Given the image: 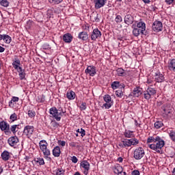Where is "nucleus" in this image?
I'll use <instances>...</instances> for the list:
<instances>
[{
  "instance_id": "f257e3e1",
  "label": "nucleus",
  "mask_w": 175,
  "mask_h": 175,
  "mask_svg": "<svg viewBox=\"0 0 175 175\" xmlns=\"http://www.w3.org/2000/svg\"><path fill=\"white\" fill-rule=\"evenodd\" d=\"M154 143L156 144H152L149 145V148H151V150H154V151H157V152L160 153L161 148L165 146V141L161 139V137L157 136L155 137Z\"/></svg>"
},
{
  "instance_id": "f03ea898",
  "label": "nucleus",
  "mask_w": 175,
  "mask_h": 175,
  "mask_svg": "<svg viewBox=\"0 0 175 175\" xmlns=\"http://www.w3.org/2000/svg\"><path fill=\"white\" fill-rule=\"evenodd\" d=\"M49 113L52 117L55 118L56 121H61V116H62L63 114H65L66 111H64V109H62L61 107L58 109H57L55 107H52L49 109Z\"/></svg>"
},
{
  "instance_id": "7ed1b4c3",
  "label": "nucleus",
  "mask_w": 175,
  "mask_h": 175,
  "mask_svg": "<svg viewBox=\"0 0 175 175\" xmlns=\"http://www.w3.org/2000/svg\"><path fill=\"white\" fill-rule=\"evenodd\" d=\"M133 154H134L133 157H134L135 159H136L137 161L142 159V158H143V157H144V155H146L144 149L142 147H139V148H136L134 150Z\"/></svg>"
},
{
  "instance_id": "20e7f679",
  "label": "nucleus",
  "mask_w": 175,
  "mask_h": 175,
  "mask_svg": "<svg viewBox=\"0 0 175 175\" xmlns=\"http://www.w3.org/2000/svg\"><path fill=\"white\" fill-rule=\"evenodd\" d=\"M157 94V90L154 88H148L145 92H144V98L148 100L151 99L152 96H154Z\"/></svg>"
},
{
  "instance_id": "39448f33",
  "label": "nucleus",
  "mask_w": 175,
  "mask_h": 175,
  "mask_svg": "<svg viewBox=\"0 0 175 175\" xmlns=\"http://www.w3.org/2000/svg\"><path fill=\"white\" fill-rule=\"evenodd\" d=\"M152 28L154 32H159L162 31V29H163L162 22L158 21H154L152 24Z\"/></svg>"
},
{
  "instance_id": "423d86ee",
  "label": "nucleus",
  "mask_w": 175,
  "mask_h": 175,
  "mask_svg": "<svg viewBox=\"0 0 175 175\" xmlns=\"http://www.w3.org/2000/svg\"><path fill=\"white\" fill-rule=\"evenodd\" d=\"M102 36V32L98 29H94L90 35L92 40H96V39H100Z\"/></svg>"
},
{
  "instance_id": "0eeeda50",
  "label": "nucleus",
  "mask_w": 175,
  "mask_h": 175,
  "mask_svg": "<svg viewBox=\"0 0 175 175\" xmlns=\"http://www.w3.org/2000/svg\"><path fill=\"white\" fill-rule=\"evenodd\" d=\"M104 100L106 103L103 104L104 107L105 109H110L111 106H113V102H111V97L110 95L107 94L104 96Z\"/></svg>"
},
{
  "instance_id": "6e6552de",
  "label": "nucleus",
  "mask_w": 175,
  "mask_h": 175,
  "mask_svg": "<svg viewBox=\"0 0 175 175\" xmlns=\"http://www.w3.org/2000/svg\"><path fill=\"white\" fill-rule=\"evenodd\" d=\"M0 129L1 131H4L5 134L10 133V127L5 121L0 122Z\"/></svg>"
},
{
  "instance_id": "1a4fd4ad",
  "label": "nucleus",
  "mask_w": 175,
  "mask_h": 175,
  "mask_svg": "<svg viewBox=\"0 0 175 175\" xmlns=\"http://www.w3.org/2000/svg\"><path fill=\"white\" fill-rule=\"evenodd\" d=\"M85 73L87 75H90L92 77H94L96 75V68L94 66H89L85 70Z\"/></svg>"
},
{
  "instance_id": "9d476101",
  "label": "nucleus",
  "mask_w": 175,
  "mask_h": 175,
  "mask_svg": "<svg viewBox=\"0 0 175 175\" xmlns=\"http://www.w3.org/2000/svg\"><path fill=\"white\" fill-rule=\"evenodd\" d=\"M106 2H107V0H94L95 9H100V8H103L106 4Z\"/></svg>"
},
{
  "instance_id": "9b49d317",
  "label": "nucleus",
  "mask_w": 175,
  "mask_h": 175,
  "mask_svg": "<svg viewBox=\"0 0 175 175\" xmlns=\"http://www.w3.org/2000/svg\"><path fill=\"white\" fill-rule=\"evenodd\" d=\"M34 127L33 126H26L24 129L23 133L27 136H31L33 133Z\"/></svg>"
},
{
  "instance_id": "f8f14e48",
  "label": "nucleus",
  "mask_w": 175,
  "mask_h": 175,
  "mask_svg": "<svg viewBox=\"0 0 175 175\" xmlns=\"http://www.w3.org/2000/svg\"><path fill=\"white\" fill-rule=\"evenodd\" d=\"M8 142L11 147H14V146H17V143H18V138L16 136L10 137Z\"/></svg>"
},
{
  "instance_id": "ddd939ff",
  "label": "nucleus",
  "mask_w": 175,
  "mask_h": 175,
  "mask_svg": "<svg viewBox=\"0 0 175 175\" xmlns=\"http://www.w3.org/2000/svg\"><path fill=\"white\" fill-rule=\"evenodd\" d=\"M143 94V89L140 88H135L133 90V92L131 93L132 96H135V98H139L140 95Z\"/></svg>"
},
{
  "instance_id": "4468645a",
  "label": "nucleus",
  "mask_w": 175,
  "mask_h": 175,
  "mask_svg": "<svg viewBox=\"0 0 175 175\" xmlns=\"http://www.w3.org/2000/svg\"><path fill=\"white\" fill-rule=\"evenodd\" d=\"M118 147L120 148H125L126 147H131V143L129 139H124L118 144Z\"/></svg>"
},
{
  "instance_id": "2eb2a0df",
  "label": "nucleus",
  "mask_w": 175,
  "mask_h": 175,
  "mask_svg": "<svg viewBox=\"0 0 175 175\" xmlns=\"http://www.w3.org/2000/svg\"><path fill=\"white\" fill-rule=\"evenodd\" d=\"M124 23L127 24V25H131V24H133V16L131 14H127L124 16Z\"/></svg>"
},
{
  "instance_id": "dca6fc26",
  "label": "nucleus",
  "mask_w": 175,
  "mask_h": 175,
  "mask_svg": "<svg viewBox=\"0 0 175 175\" xmlns=\"http://www.w3.org/2000/svg\"><path fill=\"white\" fill-rule=\"evenodd\" d=\"M133 33L134 36H139L140 33H142V35H147V31H143V30H141L140 29L136 27L133 29Z\"/></svg>"
},
{
  "instance_id": "f3484780",
  "label": "nucleus",
  "mask_w": 175,
  "mask_h": 175,
  "mask_svg": "<svg viewBox=\"0 0 175 175\" xmlns=\"http://www.w3.org/2000/svg\"><path fill=\"white\" fill-rule=\"evenodd\" d=\"M154 80L157 83H162L163 81H165V77L161 73L156 74L154 75Z\"/></svg>"
},
{
  "instance_id": "a211bd4d",
  "label": "nucleus",
  "mask_w": 175,
  "mask_h": 175,
  "mask_svg": "<svg viewBox=\"0 0 175 175\" xmlns=\"http://www.w3.org/2000/svg\"><path fill=\"white\" fill-rule=\"evenodd\" d=\"M72 39H73V37L70 33H66L63 36V40L66 43H70V42H72Z\"/></svg>"
},
{
  "instance_id": "6ab92c4d",
  "label": "nucleus",
  "mask_w": 175,
  "mask_h": 175,
  "mask_svg": "<svg viewBox=\"0 0 175 175\" xmlns=\"http://www.w3.org/2000/svg\"><path fill=\"white\" fill-rule=\"evenodd\" d=\"M3 161H9L10 159V153L8 150H5L1 153Z\"/></svg>"
},
{
  "instance_id": "aec40b11",
  "label": "nucleus",
  "mask_w": 175,
  "mask_h": 175,
  "mask_svg": "<svg viewBox=\"0 0 175 175\" xmlns=\"http://www.w3.org/2000/svg\"><path fill=\"white\" fill-rule=\"evenodd\" d=\"M53 157H58L61 155V148L59 146H55L53 150Z\"/></svg>"
},
{
  "instance_id": "412c9836",
  "label": "nucleus",
  "mask_w": 175,
  "mask_h": 175,
  "mask_svg": "<svg viewBox=\"0 0 175 175\" xmlns=\"http://www.w3.org/2000/svg\"><path fill=\"white\" fill-rule=\"evenodd\" d=\"M80 166L81 167H83L85 170H90V163L85 160L81 162Z\"/></svg>"
},
{
  "instance_id": "4be33fe9",
  "label": "nucleus",
  "mask_w": 175,
  "mask_h": 175,
  "mask_svg": "<svg viewBox=\"0 0 175 175\" xmlns=\"http://www.w3.org/2000/svg\"><path fill=\"white\" fill-rule=\"evenodd\" d=\"M78 38L81 40H87L88 39V33L85 31H81L79 33Z\"/></svg>"
},
{
  "instance_id": "5701e85b",
  "label": "nucleus",
  "mask_w": 175,
  "mask_h": 175,
  "mask_svg": "<svg viewBox=\"0 0 175 175\" xmlns=\"http://www.w3.org/2000/svg\"><path fill=\"white\" fill-rule=\"evenodd\" d=\"M18 100H20V98L18 97L13 96L11 100L9 102L10 107H14V105H16V103L18 102Z\"/></svg>"
},
{
  "instance_id": "b1692460",
  "label": "nucleus",
  "mask_w": 175,
  "mask_h": 175,
  "mask_svg": "<svg viewBox=\"0 0 175 175\" xmlns=\"http://www.w3.org/2000/svg\"><path fill=\"white\" fill-rule=\"evenodd\" d=\"M114 172L117 175H126V172L123 171L122 167H117Z\"/></svg>"
},
{
  "instance_id": "393cba45",
  "label": "nucleus",
  "mask_w": 175,
  "mask_h": 175,
  "mask_svg": "<svg viewBox=\"0 0 175 175\" xmlns=\"http://www.w3.org/2000/svg\"><path fill=\"white\" fill-rule=\"evenodd\" d=\"M19 79L20 80H24L25 79V70L23 69V68H19Z\"/></svg>"
},
{
  "instance_id": "a878e982",
  "label": "nucleus",
  "mask_w": 175,
  "mask_h": 175,
  "mask_svg": "<svg viewBox=\"0 0 175 175\" xmlns=\"http://www.w3.org/2000/svg\"><path fill=\"white\" fill-rule=\"evenodd\" d=\"M137 28L141 29V31H143L144 32H147V31H146V23H144V22L138 23L137 25Z\"/></svg>"
},
{
  "instance_id": "bb28decb",
  "label": "nucleus",
  "mask_w": 175,
  "mask_h": 175,
  "mask_svg": "<svg viewBox=\"0 0 175 175\" xmlns=\"http://www.w3.org/2000/svg\"><path fill=\"white\" fill-rule=\"evenodd\" d=\"M66 96H67L68 99H70V100L75 99V98H76V93H75V92L70 90L67 92Z\"/></svg>"
},
{
  "instance_id": "cd10ccee",
  "label": "nucleus",
  "mask_w": 175,
  "mask_h": 175,
  "mask_svg": "<svg viewBox=\"0 0 175 175\" xmlns=\"http://www.w3.org/2000/svg\"><path fill=\"white\" fill-rule=\"evenodd\" d=\"M168 68L170 70H172L173 72H175V59H173L170 61L168 65Z\"/></svg>"
},
{
  "instance_id": "c85d7f7f",
  "label": "nucleus",
  "mask_w": 175,
  "mask_h": 175,
  "mask_svg": "<svg viewBox=\"0 0 175 175\" xmlns=\"http://www.w3.org/2000/svg\"><path fill=\"white\" fill-rule=\"evenodd\" d=\"M39 145L41 150H44V148H47V142L46 140H41L39 143Z\"/></svg>"
},
{
  "instance_id": "c756f323",
  "label": "nucleus",
  "mask_w": 175,
  "mask_h": 175,
  "mask_svg": "<svg viewBox=\"0 0 175 175\" xmlns=\"http://www.w3.org/2000/svg\"><path fill=\"white\" fill-rule=\"evenodd\" d=\"M116 72H117L118 76L124 77L126 75V72H125V70L122 68H118Z\"/></svg>"
},
{
  "instance_id": "7c9ffc66",
  "label": "nucleus",
  "mask_w": 175,
  "mask_h": 175,
  "mask_svg": "<svg viewBox=\"0 0 175 175\" xmlns=\"http://www.w3.org/2000/svg\"><path fill=\"white\" fill-rule=\"evenodd\" d=\"M130 142V146H137L139 144V141L136 138H131L129 139Z\"/></svg>"
},
{
  "instance_id": "2f4dec72",
  "label": "nucleus",
  "mask_w": 175,
  "mask_h": 175,
  "mask_svg": "<svg viewBox=\"0 0 175 175\" xmlns=\"http://www.w3.org/2000/svg\"><path fill=\"white\" fill-rule=\"evenodd\" d=\"M116 95L118 98H122V96H124V90L122 89H119L116 90Z\"/></svg>"
},
{
  "instance_id": "473e14b6",
  "label": "nucleus",
  "mask_w": 175,
  "mask_h": 175,
  "mask_svg": "<svg viewBox=\"0 0 175 175\" xmlns=\"http://www.w3.org/2000/svg\"><path fill=\"white\" fill-rule=\"evenodd\" d=\"M35 162H36V163H38V165H44V159H43V158H36L34 159Z\"/></svg>"
},
{
  "instance_id": "72a5a7b5",
  "label": "nucleus",
  "mask_w": 175,
  "mask_h": 175,
  "mask_svg": "<svg viewBox=\"0 0 175 175\" xmlns=\"http://www.w3.org/2000/svg\"><path fill=\"white\" fill-rule=\"evenodd\" d=\"M3 40H5V42L9 44L10 42H12V38L6 34L3 35Z\"/></svg>"
},
{
  "instance_id": "f704fd0d",
  "label": "nucleus",
  "mask_w": 175,
  "mask_h": 175,
  "mask_svg": "<svg viewBox=\"0 0 175 175\" xmlns=\"http://www.w3.org/2000/svg\"><path fill=\"white\" fill-rule=\"evenodd\" d=\"M124 135L125 137H128V138L133 137V132L130 131H126Z\"/></svg>"
},
{
  "instance_id": "c9c22d12",
  "label": "nucleus",
  "mask_w": 175,
  "mask_h": 175,
  "mask_svg": "<svg viewBox=\"0 0 175 175\" xmlns=\"http://www.w3.org/2000/svg\"><path fill=\"white\" fill-rule=\"evenodd\" d=\"M111 85L113 90H117L120 87V81H113Z\"/></svg>"
},
{
  "instance_id": "e433bc0d",
  "label": "nucleus",
  "mask_w": 175,
  "mask_h": 175,
  "mask_svg": "<svg viewBox=\"0 0 175 175\" xmlns=\"http://www.w3.org/2000/svg\"><path fill=\"white\" fill-rule=\"evenodd\" d=\"M162 126H163V123H162L161 121H157L154 123V128H156V129H159L162 128Z\"/></svg>"
},
{
  "instance_id": "4c0bfd02",
  "label": "nucleus",
  "mask_w": 175,
  "mask_h": 175,
  "mask_svg": "<svg viewBox=\"0 0 175 175\" xmlns=\"http://www.w3.org/2000/svg\"><path fill=\"white\" fill-rule=\"evenodd\" d=\"M65 174V170L62 168H57L56 170V175H64Z\"/></svg>"
},
{
  "instance_id": "58836bf2",
  "label": "nucleus",
  "mask_w": 175,
  "mask_h": 175,
  "mask_svg": "<svg viewBox=\"0 0 175 175\" xmlns=\"http://www.w3.org/2000/svg\"><path fill=\"white\" fill-rule=\"evenodd\" d=\"M0 5L4 8H8V6H9V1H8V0H1Z\"/></svg>"
},
{
  "instance_id": "ea45409f",
  "label": "nucleus",
  "mask_w": 175,
  "mask_h": 175,
  "mask_svg": "<svg viewBox=\"0 0 175 175\" xmlns=\"http://www.w3.org/2000/svg\"><path fill=\"white\" fill-rule=\"evenodd\" d=\"M169 136H170L171 140H172V142H175V131H170Z\"/></svg>"
},
{
  "instance_id": "a19ab883",
  "label": "nucleus",
  "mask_w": 175,
  "mask_h": 175,
  "mask_svg": "<svg viewBox=\"0 0 175 175\" xmlns=\"http://www.w3.org/2000/svg\"><path fill=\"white\" fill-rule=\"evenodd\" d=\"M62 1L64 0H49V2L52 5H58L59 3H61Z\"/></svg>"
},
{
  "instance_id": "79ce46f5",
  "label": "nucleus",
  "mask_w": 175,
  "mask_h": 175,
  "mask_svg": "<svg viewBox=\"0 0 175 175\" xmlns=\"http://www.w3.org/2000/svg\"><path fill=\"white\" fill-rule=\"evenodd\" d=\"M41 151H42L45 157H49V155H51L50 150L47 149V148H45L44 150Z\"/></svg>"
},
{
  "instance_id": "37998d69",
  "label": "nucleus",
  "mask_w": 175,
  "mask_h": 175,
  "mask_svg": "<svg viewBox=\"0 0 175 175\" xmlns=\"http://www.w3.org/2000/svg\"><path fill=\"white\" fill-rule=\"evenodd\" d=\"M116 23H122V17L120 15H117L115 18Z\"/></svg>"
},
{
  "instance_id": "c03bdc74",
  "label": "nucleus",
  "mask_w": 175,
  "mask_h": 175,
  "mask_svg": "<svg viewBox=\"0 0 175 175\" xmlns=\"http://www.w3.org/2000/svg\"><path fill=\"white\" fill-rule=\"evenodd\" d=\"M148 143H155V137H149L147 139V144Z\"/></svg>"
},
{
  "instance_id": "a18cd8bd",
  "label": "nucleus",
  "mask_w": 175,
  "mask_h": 175,
  "mask_svg": "<svg viewBox=\"0 0 175 175\" xmlns=\"http://www.w3.org/2000/svg\"><path fill=\"white\" fill-rule=\"evenodd\" d=\"M19 65L20 64H16V63H12L13 68H14V69H16L17 72H18L20 70V68H21V66H19Z\"/></svg>"
},
{
  "instance_id": "49530a36",
  "label": "nucleus",
  "mask_w": 175,
  "mask_h": 175,
  "mask_svg": "<svg viewBox=\"0 0 175 175\" xmlns=\"http://www.w3.org/2000/svg\"><path fill=\"white\" fill-rule=\"evenodd\" d=\"M35 115H36L35 111H33L31 110L28 111V116L29 117H31V118H33Z\"/></svg>"
},
{
  "instance_id": "de8ad7c7",
  "label": "nucleus",
  "mask_w": 175,
  "mask_h": 175,
  "mask_svg": "<svg viewBox=\"0 0 175 175\" xmlns=\"http://www.w3.org/2000/svg\"><path fill=\"white\" fill-rule=\"evenodd\" d=\"M10 120H12V121H16V120H17V115L16 113H13L10 116Z\"/></svg>"
},
{
  "instance_id": "09e8293b",
  "label": "nucleus",
  "mask_w": 175,
  "mask_h": 175,
  "mask_svg": "<svg viewBox=\"0 0 175 175\" xmlns=\"http://www.w3.org/2000/svg\"><path fill=\"white\" fill-rule=\"evenodd\" d=\"M81 110H85L87 109V104L85 103H83L80 106Z\"/></svg>"
},
{
  "instance_id": "8fccbe9b",
  "label": "nucleus",
  "mask_w": 175,
  "mask_h": 175,
  "mask_svg": "<svg viewBox=\"0 0 175 175\" xmlns=\"http://www.w3.org/2000/svg\"><path fill=\"white\" fill-rule=\"evenodd\" d=\"M93 21H96V23H99V18H98V14L96 16H92Z\"/></svg>"
},
{
  "instance_id": "3c124183",
  "label": "nucleus",
  "mask_w": 175,
  "mask_h": 175,
  "mask_svg": "<svg viewBox=\"0 0 175 175\" xmlns=\"http://www.w3.org/2000/svg\"><path fill=\"white\" fill-rule=\"evenodd\" d=\"M72 162L73 163H77V162L79 161V159H77V157H76L75 156H73L72 157V159H71Z\"/></svg>"
},
{
  "instance_id": "603ef678",
  "label": "nucleus",
  "mask_w": 175,
  "mask_h": 175,
  "mask_svg": "<svg viewBox=\"0 0 175 175\" xmlns=\"http://www.w3.org/2000/svg\"><path fill=\"white\" fill-rule=\"evenodd\" d=\"M16 128H17V125H13L10 128V131L13 132L14 133H16Z\"/></svg>"
},
{
  "instance_id": "864d4df0",
  "label": "nucleus",
  "mask_w": 175,
  "mask_h": 175,
  "mask_svg": "<svg viewBox=\"0 0 175 175\" xmlns=\"http://www.w3.org/2000/svg\"><path fill=\"white\" fill-rule=\"evenodd\" d=\"M79 133H81V136L82 137H84V135H85V130L81 129Z\"/></svg>"
},
{
  "instance_id": "5fc2aeb1",
  "label": "nucleus",
  "mask_w": 175,
  "mask_h": 175,
  "mask_svg": "<svg viewBox=\"0 0 175 175\" xmlns=\"http://www.w3.org/2000/svg\"><path fill=\"white\" fill-rule=\"evenodd\" d=\"M131 175H140L139 170H135L132 172Z\"/></svg>"
},
{
  "instance_id": "6e6d98bb",
  "label": "nucleus",
  "mask_w": 175,
  "mask_h": 175,
  "mask_svg": "<svg viewBox=\"0 0 175 175\" xmlns=\"http://www.w3.org/2000/svg\"><path fill=\"white\" fill-rule=\"evenodd\" d=\"M52 126H53V128H58L59 124L57 122H52Z\"/></svg>"
},
{
  "instance_id": "4d7b16f0",
  "label": "nucleus",
  "mask_w": 175,
  "mask_h": 175,
  "mask_svg": "<svg viewBox=\"0 0 175 175\" xmlns=\"http://www.w3.org/2000/svg\"><path fill=\"white\" fill-rule=\"evenodd\" d=\"M59 146H62V147H65V144H66V142L65 141H59Z\"/></svg>"
},
{
  "instance_id": "13d9d810",
  "label": "nucleus",
  "mask_w": 175,
  "mask_h": 175,
  "mask_svg": "<svg viewBox=\"0 0 175 175\" xmlns=\"http://www.w3.org/2000/svg\"><path fill=\"white\" fill-rule=\"evenodd\" d=\"M16 60L13 62L12 64H15V65H20L21 64V62H20V59H15Z\"/></svg>"
},
{
  "instance_id": "bf43d9fd",
  "label": "nucleus",
  "mask_w": 175,
  "mask_h": 175,
  "mask_svg": "<svg viewBox=\"0 0 175 175\" xmlns=\"http://www.w3.org/2000/svg\"><path fill=\"white\" fill-rule=\"evenodd\" d=\"M173 2H174V0H165V3L167 5H172Z\"/></svg>"
},
{
  "instance_id": "052dcab7",
  "label": "nucleus",
  "mask_w": 175,
  "mask_h": 175,
  "mask_svg": "<svg viewBox=\"0 0 175 175\" xmlns=\"http://www.w3.org/2000/svg\"><path fill=\"white\" fill-rule=\"evenodd\" d=\"M120 90H122L123 91H124L125 85L124 83L120 84Z\"/></svg>"
},
{
  "instance_id": "680f3d73",
  "label": "nucleus",
  "mask_w": 175,
  "mask_h": 175,
  "mask_svg": "<svg viewBox=\"0 0 175 175\" xmlns=\"http://www.w3.org/2000/svg\"><path fill=\"white\" fill-rule=\"evenodd\" d=\"M163 111H164V113L166 114L167 116L170 113V111H166V109H163Z\"/></svg>"
},
{
  "instance_id": "e2e57ef3",
  "label": "nucleus",
  "mask_w": 175,
  "mask_h": 175,
  "mask_svg": "<svg viewBox=\"0 0 175 175\" xmlns=\"http://www.w3.org/2000/svg\"><path fill=\"white\" fill-rule=\"evenodd\" d=\"M3 51H5V48L0 46V53H3Z\"/></svg>"
},
{
  "instance_id": "0e129e2a",
  "label": "nucleus",
  "mask_w": 175,
  "mask_h": 175,
  "mask_svg": "<svg viewBox=\"0 0 175 175\" xmlns=\"http://www.w3.org/2000/svg\"><path fill=\"white\" fill-rule=\"evenodd\" d=\"M40 102L41 103H42V102H44V96H42L41 97V99H40Z\"/></svg>"
},
{
  "instance_id": "69168bd1",
  "label": "nucleus",
  "mask_w": 175,
  "mask_h": 175,
  "mask_svg": "<svg viewBox=\"0 0 175 175\" xmlns=\"http://www.w3.org/2000/svg\"><path fill=\"white\" fill-rule=\"evenodd\" d=\"M122 161H123L122 157H118V162H122Z\"/></svg>"
},
{
  "instance_id": "338daca9",
  "label": "nucleus",
  "mask_w": 175,
  "mask_h": 175,
  "mask_svg": "<svg viewBox=\"0 0 175 175\" xmlns=\"http://www.w3.org/2000/svg\"><path fill=\"white\" fill-rule=\"evenodd\" d=\"M144 3H150V0H142Z\"/></svg>"
},
{
  "instance_id": "774afa93",
  "label": "nucleus",
  "mask_w": 175,
  "mask_h": 175,
  "mask_svg": "<svg viewBox=\"0 0 175 175\" xmlns=\"http://www.w3.org/2000/svg\"><path fill=\"white\" fill-rule=\"evenodd\" d=\"M172 175H175V167L174 168V170L172 171Z\"/></svg>"
}]
</instances>
